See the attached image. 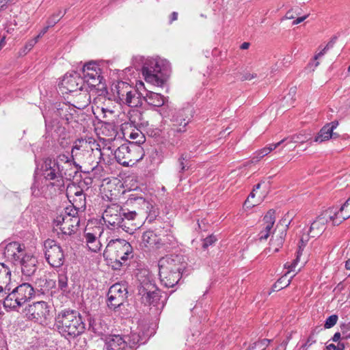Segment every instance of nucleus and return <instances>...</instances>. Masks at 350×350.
Listing matches in <instances>:
<instances>
[{"mask_svg": "<svg viewBox=\"0 0 350 350\" xmlns=\"http://www.w3.org/2000/svg\"><path fill=\"white\" fill-rule=\"evenodd\" d=\"M340 338V332H336L334 334L332 340L333 342H336L339 341Z\"/></svg>", "mask_w": 350, "mask_h": 350, "instance_id": "obj_59", "label": "nucleus"}, {"mask_svg": "<svg viewBox=\"0 0 350 350\" xmlns=\"http://www.w3.org/2000/svg\"><path fill=\"white\" fill-rule=\"evenodd\" d=\"M288 139H290L291 142L303 144L310 140L311 134L306 131H304L292 135L291 137H288ZM286 139H288V138Z\"/></svg>", "mask_w": 350, "mask_h": 350, "instance_id": "obj_36", "label": "nucleus"}, {"mask_svg": "<svg viewBox=\"0 0 350 350\" xmlns=\"http://www.w3.org/2000/svg\"><path fill=\"white\" fill-rule=\"evenodd\" d=\"M250 46V43L249 42H243L241 45V49H247Z\"/></svg>", "mask_w": 350, "mask_h": 350, "instance_id": "obj_62", "label": "nucleus"}, {"mask_svg": "<svg viewBox=\"0 0 350 350\" xmlns=\"http://www.w3.org/2000/svg\"><path fill=\"white\" fill-rule=\"evenodd\" d=\"M5 45V36H3L0 40V46L2 48Z\"/></svg>", "mask_w": 350, "mask_h": 350, "instance_id": "obj_63", "label": "nucleus"}, {"mask_svg": "<svg viewBox=\"0 0 350 350\" xmlns=\"http://www.w3.org/2000/svg\"><path fill=\"white\" fill-rule=\"evenodd\" d=\"M178 18V13L176 12H173L170 16V23L176 21Z\"/></svg>", "mask_w": 350, "mask_h": 350, "instance_id": "obj_60", "label": "nucleus"}, {"mask_svg": "<svg viewBox=\"0 0 350 350\" xmlns=\"http://www.w3.org/2000/svg\"><path fill=\"white\" fill-rule=\"evenodd\" d=\"M299 254H300V252L298 251L297 252V258L295 260H293V262H286L285 265H284V267L286 268V269H288L290 271H294V269L297 265V261L299 260Z\"/></svg>", "mask_w": 350, "mask_h": 350, "instance_id": "obj_53", "label": "nucleus"}, {"mask_svg": "<svg viewBox=\"0 0 350 350\" xmlns=\"http://www.w3.org/2000/svg\"><path fill=\"white\" fill-rule=\"evenodd\" d=\"M113 94L118 102L131 107H137L142 104V98L137 90L124 81H119L112 88Z\"/></svg>", "mask_w": 350, "mask_h": 350, "instance_id": "obj_8", "label": "nucleus"}, {"mask_svg": "<svg viewBox=\"0 0 350 350\" xmlns=\"http://www.w3.org/2000/svg\"><path fill=\"white\" fill-rule=\"evenodd\" d=\"M257 77V74L255 72H250L249 71H245L241 73V79L242 81H250L252 79H256Z\"/></svg>", "mask_w": 350, "mask_h": 350, "instance_id": "obj_48", "label": "nucleus"}, {"mask_svg": "<svg viewBox=\"0 0 350 350\" xmlns=\"http://www.w3.org/2000/svg\"><path fill=\"white\" fill-rule=\"evenodd\" d=\"M144 99L148 105L154 107H161L164 105L165 101V98L163 95L152 91H148L146 94Z\"/></svg>", "mask_w": 350, "mask_h": 350, "instance_id": "obj_32", "label": "nucleus"}, {"mask_svg": "<svg viewBox=\"0 0 350 350\" xmlns=\"http://www.w3.org/2000/svg\"><path fill=\"white\" fill-rule=\"evenodd\" d=\"M133 252L131 244L124 239H111L107 243L103 256L113 269H120Z\"/></svg>", "mask_w": 350, "mask_h": 350, "instance_id": "obj_3", "label": "nucleus"}, {"mask_svg": "<svg viewBox=\"0 0 350 350\" xmlns=\"http://www.w3.org/2000/svg\"><path fill=\"white\" fill-rule=\"evenodd\" d=\"M192 109L187 107L178 110L172 118V129L177 133L186 131V126L191 118Z\"/></svg>", "mask_w": 350, "mask_h": 350, "instance_id": "obj_19", "label": "nucleus"}, {"mask_svg": "<svg viewBox=\"0 0 350 350\" xmlns=\"http://www.w3.org/2000/svg\"><path fill=\"white\" fill-rule=\"evenodd\" d=\"M345 345L341 342H338L337 345H335L334 344H329L327 345L326 349L327 350H344L345 349Z\"/></svg>", "mask_w": 350, "mask_h": 350, "instance_id": "obj_52", "label": "nucleus"}, {"mask_svg": "<svg viewBox=\"0 0 350 350\" xmlns=\"http://www.w3.org/2000/svg\"><path fill=\"white\" fill-rule=\"evenodd\" d=\"M51 26H49V24H47V25L46 27H44L41 31L39 33V34L36 36L38 39H40V38L42 37L48 31L49 28L51 27Z\"/></svg>", "mask_w": 350, "mask_h": 350, "instance_id": "obj_57", "label": "nucleus"}, {"mask_svg": "<svg viewBox=\"0 0 350 350\" xmlns=\"http://www.w3.org/2000/svg\"><path fill=\"white\" fill-rule=\"evenodd\" d=\"M345 267L347 269L350 270V258L346 261Z\"/></svg>", "mask_w": 350, "mask_h": 350, "instance_id": "obj_64", "label": "nucleus"}, {"mask_svg": "<svg viewBox=\"0 0 350 350\" xmlns=\"http://www.w3.org/2000/svg\"><path fill=\"white\" fill-rule=\"evenodd\" d=\"M260 187V184H257L256 187L252 190L247 200L245 201L244 206L247 208L257 206L264 200L265 194L258 191Z\"/></svg>", "mask_w": 350, "mask_h": 350, "instance_id": "obj_28", "label": "nucleus"}, {"mask_svg": "<svg viewBox=\"0 0 350 350\" xmlns=\"http://www.w3.org/2000/svg\"><path fill=\"white\" fill-rule=\"evenodd\" d=\"M55 161L61 169L62 166H64V170L66 171H67L68 169H72V166H74L75 170H77L79 167L78 164L76 162L77 160H74L72 157V155L69 157L67 154H61L57 157V159Z\"/></svg>", "mask_w": 350, "mask_h": 350, "instance_id": "obj_31", "label": "nucleus"}, {"mask_svg": "<svg viewBox=\"0 0 350 350\" xmlns=\"http://www.w3.org/2000/svg\"><path fill=\"white\" fill-rule=\"evenodd\" d=\"M66 196L72 204L70 208H75L77 211L85 208V197L83 189L76 184H70L66 188Z\"/></svg>", "mask_w": 350, "mask_h": 350, "instance_id": "obj_18", "label": "nucleus"}, {"mask_svg": "<svg viewBox=\"0 0 350 350\" xmlns=\"http://www.w3.org/2000/svg\"><path fill=\"white\" fill-rule=\"evenodd\" d=\"M83 79L77 72L65 74L58 86L62 94L72 92L77 90L88 91V88L83 83Z\"/></svg>", "mask_w": 350, "mask_h": 350, "instance_id": "obj_14", "label": "nucleus"}, {"mask_svg": "<svg viewBox=\"0 0 350 350\" xmlns=\"http://www.w3.org/2000/svg\"><path fill=\"white\" fill-rule=\"evenodd\" d=\"M75 103L77 108L84 109L90 103V94L85 92L79 93L76 97Z\"/></svg>", "mask_w": 350, "mask_h": 350, "instance_id": "obj_35", "label": "nucleus"}, {"mask_svg": "<svg viewBox=\"0 0 350 350\" xmlns=\"http://www.w3.org/2000/svg\"><path fill=\"white\" fill-rule=\"evenodd\" d=\"M181 274L179 272L171 271L164 273V270L159 269V278L161 284L167 287H174L180 280Z\"/></svg>", "mask_w": 350, "mask_h": 350, "instance_id": "obj_27", "label": "nucleus"}, {"mask_svg": "<svg viewBox=\"0 0 350 350\" xmlns=\"http://www.w3.org/2000/svg\"><path fill=\"white\" fill-rule=\"evenodd\" d=\"M141 301L145 305L156 304L160 298L159 292L154 284L150 282H144L138 288Z\"/></svg>", "mask_w": 350, "mask_h": 350, "instance_id": "obj_17", "label": "nucleus"}, {"mask_svg": "<svg viewBox=\"0 0 350 350\" xmlns=\"http://www.w3.org/2000/svg\"><path fill=\"white\" fill-rule=\"evenodd\" d=\"M83 83L87 88L92 89L96 88L101 83L100 69L99 66L90 62L85 64L83 68Z\"/></svg>", "mask_w": 350, "mask_h": 350, "instance_id": "obj_12", "label": "nucleus"}, {"mask_svg": "<svg viewBox=\"0 0 350 350\" xmlns=\"http://www.w3.org/2000/svg\"><path fill=\"white\" fill-rule=\"evenodd\" d=\"M71 154L72 159L79 162L94 161V159H100L102 157L100 145L92 137L75 140Z\"/></svg>", "mask_w": 350, "mask_h": 350, "instance_id": "obj_5", "label": "nucleus"}, {"mask_svg": "<svg viewBox=\"0 0 350 350\" xmlns=\"http://www.w3.org/2000/svg\"><path fill=\"white\" fill-rule=\"evenodd\" d=\"M25 246L18 242L13 241L8 243L4 249V257L14 265L20 262L21 257L26 253Z\"/></svg>", "mask_w": 350, "mask_h": 350, "instance_id": "obj_21", "label": "nucleus"}, {"mask_svg": "<svg viewBox=\"0 0 350 350\" xmlns=\"http://www.w3.org/2000/svg\"><path fill=\"white\" fill-rule=\"evenodd\" d=\"M164 245L162 239L152 230L144 232L141 237L139 245L148 251L160 249Z\"/></svg>", "mask_w": 350, "mask_h": 350, "instance_id": "obj_20", "label": "nucleus"}, {"mask_svg": "<svg viewBox=\"0 0 350 350\" xmlns=\"http://www.w3.org/2000/svg\"><path fill=\"white\" fill-rule=\"evenodd\" d=\"M33 287L28 283H23L14 288L3 299V306L7 310L21 307L29 300L33 294Z\"/></svg>", "mask_w": 350, "mask_h": 350, "instance_id": "obj_9", "label": "nucleus"}, {"mask_svg": "<svg viewBox=\"0 0 350 350\" xmlns=\"http://www.w3.org/2000/svg\"><path fill=\"white\" fill-rule=\"evenodd\" d=\"M38 40L39 39L37 37H35L34 38L28 40L23 49V53L24 54H27L29 51H30L35 46V44L38 42Z\"/></svg>", "mask_w": 350, "mask_h": 350, "instance_id": "obj_46", "label": "nucleus"}, {"mask_svg": "<svg viewBox=\"0 0 350 350\" xmlns=\"http://www.w3.org/2000/svg\"><path fill=\"white\" fill-rule=\"evenodd\" d=\"M93 111L94 114H98L100 116L102 114L103 118H107L114 113L113 109L107 107L106 105L102 107L96 106L93 109Z\"/></svg>", "mask_w": 350, "mask_h": 350, "instance_id": "obj_37", "label": "nucleus"}, {"mask_svg": "<svg viewBox=\"0 0 350 350\" xmlns=\"http://www.w3.org/2000/svg\"><path fill=\"white\" fill-rule=\"evenodd\" d=\"M11 270L4 263L0 262V297L11 291Z\"/></svg>", "mask_w": 350, "mask_h": 350, "instance_id": "obj_25", "label": "nucleus"}, {"mask_svg": "<svg viewBox=\"0 0 350 350\" xmlns=\"http://www.w3.org/2000/svg\"><path fill=\"white\" fill-rule=\"evenodd\" d=\"M286 233L281 232L280 234L275 235L272 237L270 241V245L268 248L269 252H277L279 249L282 246Z\"/></svg>", "mask_w": 350, "mask_h": 350, "instance_id": "obj_34", "label": "nucleus"}, {"mask_svg": "<svg viewBox=\"0 0 350 350\" xmlns=\"http://www.w3.org/2000/svg\"><path fill=\"white\" fill-rule=\"evenodd\" d=\"M275 212L274 210H269L263 218L262 224V228L258 234L260 241H265L273 232V228L275 221Z\"/></svg>", "mask_w": 350, "mask_h": 350, "instance_id": "obj_24", "label": "nucleus"}, {"mask_svg": "<svg viewBox=\"0 0 350 350\" xmlns=\"http://www.w3.org/2000/svg\"><path fill=\"white\" fill-rule=\"evenodd\" d=\"M127 203L133 204L135 206H140L142 208H148V203L142 197L131 198L127 201Z\"/></svg>", "mask_w": 350, "mask_h": 350, "instance_id": "obj_42", "label": "nucleus"}, {"mask_svg": "<svg viewBox=\"0 0 350 350\" xmlns=\"http://www.w3.org/2000/svg\"><path fill=\"white\" fill-rule=\"evenodd\" d=\"M216 241H217V239L215 238V237L211 235L204 239L202 246L204 248H207L208 246L213 244Z\"/></svg>", "mask_w": 350, "mask_h": 350, "instance_id": "obj_50", "label": "nucleus"}, {"mask_svg": "<svg viewBox=\"0 0 350 350\" xmlns=\"http://www.w3.org/2000/svg\"><path fill=\"white\" fill-rule=\"evenodd\" d=\"M140 140L136 142L124 144L114 152L117 161L124 166H133L142 160L144 156V150L139 145Z\"/></svg>", "mask_w": 350, "mask_h": 350, "instance_id": "obj_6", "label": "nucleus"}, {"mask_svg": "<svg viewBox=\"0 0 350 350\" xmlns=\"http://www.w3.org/2000/svg\"><path fill=\"white\" fill-rule=\"evenodd\" d=\"M37 260L31 254L27 252L21 257L20 262L16 265L21 267L23 273L25 275H31L36 270Z\"/></svg>", "mask_w": 350, "mask_h": 350, "instance_id": "obj_26", "label": "nucleus"}, {"mask_svg": "<svg viewBox=\"0 0 350 350\" xmlns=\"http://www.w3.org/2000/svg\"><path fill=\"white\" fill-rule=\"evenodd\" d=\"M68 285V277L65 273L62 272L58 275V286L62 291H65Z\"/></svg>", "mask_w": 350, "mask_h": 350, "instance_id": "obj_44", "label": "nucleus"}, {"mask_svg": "<svg viewBox=\"0 0 350 350\" xmlns=\"http://www.w3.org/2000/svg\"><path fill=\"white\" fill-rule=\"evenodd\" d=\"M291 283V280L287 279L286 275L280 278L273 285L274 291L281 290L288 286Z\"/></svg>", "mask_w": 350, "mask_h": 350, "instance_id": "obj_38", "label": "nucleus"}, {"mask_svg": "<svg viewBox=\"0 0 350 350\" xmlns=\"http://www.w3.org/2000/svg\"><path fill=\"white\" fill-rule=\"evenodd\" d=\"M27 318L40 324H46L51 317L49 306L45 301H37L27 309Z\"/></svg>", "mask_w": 350, "mask_h": 350, "instance_id": "obj_10", "label": "nucleus"}, {"mask_svg": "<svg viewBox=\"0 0 350 350\" xmlns=\"http://www.w3.org/2000/svg\"><path fill=\"white\" fill-rule=\"evenodd\" d=\"M66 11L58 10L57 13L53 14L48 18L46 23L49 24V26H54L63 17Z\"/></svg>", "mask_w": 350, "mask_h": 350, "instance_id": "obj_39", "label": "nucleus"}, {"mask_svg": "<svg viewBox=\"0 0 350 350\" xmlns=\"http://www.w3.org/2000/svg\"><path fill=\"white\" fill-rule=\"evenodd\" d=\"M286 139H283L282 140L280 141L277 143L270 144L266 146V148L268 149L269 152L270 153L275 149H276L278 146H280L284 142Z\"/></svg>", "mask_w": 350, "mask_h": 350, "instance_id": "obj_54", "label": "nucleus"}, {"mask_svg": "<svg viewBox=\"0 0 350 350\" xmlns=\"http://www.w3.org/2000/svg\"><path fill=\"white\" fill-rule=\"evenodd\" d=\"M58 332L64 336H76L85 329L80 314L75 310L59 312L55 318V324Z\"/></svg>", "mask_w": 350, "mask_h": 350, "instance_id": "obj_4", "label": "nucleus"}, {"mask_svg": "<svg viewBox=\"0 0 350 350\" xmlns=\"http://www.w3.org/2000/svg\"><path fill=\"white\" fill-rule=\"evenodd\" d=\"M332 214L330 211L323 212L319 215L311 224L308 235L312 238L319 237L326 229L329 218H332Z\"/></svg>", "mask_w": 350, "mask_h": 350, "instance_id": "obj_22", "label": "nucleus"}, {"mask_svg": "<svg viewBox=\"0 0 350 350\" xmlns=\"http://www.w3.org/2000/svg\"><path fill=\"white\" fill-rule=\"evenodd\" d=\"M8 3V1L6 0H0V11L5 8Z\"/></svg>", "mask_w": 350, "mask_h": 350, "instance_id": "obj_61", "label": "nucleus"}, {"mask_svg": "<svg viewBox=\"0 0 350 350\" xmlns=\"http://www.w3.org/2000/svg\"><path fill=\"white\" fill-rule=\"evenodd\" d=\"M90 325L92 327L95 332L101 333L104 329L103 325H98V319L96 318H91L90 319Z\"/></svg>", "mask_w": 350, "mask_h": 350, "instance_id": "obj_47", "label": "nucleus"}, {"mask_svg": "<svg viewBox=\"0 0 350 350\" xmlns=\"http://www.w3.org/2000/svg\"><path fill=\"white\" fill-rule=\"evenodd\" d=\"M4 29L9 34H12L14 31V27L12 26V23H10L8 21L4 25Z\"/></svg>", "mask_w": 350, "mask_h": 350, "instance_id": "obj_56", "label": "nucleus"}, {"mask_svg": "<svg viewBox=\"0 0 350 350\" xmlns=\"http://www.w3.org/2000/svg\"><path fill=\"white\" fill-rule=\"evenodd\" d=\"M332 45L330 44L329 43H328L327 44V46L321 51H320L319 53H317L314 57V60H317L318 59H319L320 57H321L323 55H324L326 53V51L330 48L332 47Z\"/></svg>", "mask_w": 350, "mask_h": 350, "instance_id": "obj_55", "label": "nucleus"}, {"mask_svg": "<svg viewBox=\"0 0 350 350\" xmlns=\"http://www.w3.org/2000/svg\"><path fill=\"white\" fill-rule=\"evenodd\" d=\"M142 69L146 81L159 87L166 82L169 77L170 64L161 58H147Z\"/></svg>", "mask_w": 350, "mask_h": 350, "instance_id": "obj_2", "label": "nucleus"}, {"mask_svg": "<svg viewBox=\"0 0 350 350\" xmlns=\"http://www.w3.org/2000/svg\"><path fill=\"white\" fill-rule=\"evenodd\" d=\"M270 340L268 339H262L253 343L249 349L253 350H265V349L269 345Z\"/></svg>", "mask_w": 350, "mask_h": 350, "instance_id": "obj_40", "label": "nucleus"}, {"mask_svg": "<svg viewBox=\"0 0 350 350\" xmlns=\"http://www.w3.org/2000/svg\"><path fill=\"white\" fill-rule=\"evenodd\" d=\"M338 122L337 121H333L325 124L314 137V142L322 143L329 139L332 137L333 131L338 126Z\"/></svg>", "mask_w": 350, "mask_h": 350, "instance_id": "obj_29", "label": "nucleus"}, {"mask_svg": "<svg viewBox=\"0 0 350 350\" xmlns=\"http://www.w3.org/2000/svg\"><path fill=\"white\" fill-rule=\"evenodd\" d=\"M187 154H182L178 159L180 172H183L189 169V165L187 160Z\"/></svg>", "mask_w": 350, "mask_h": 350, "instance_id": "obj_43", "label": "nucleus"}, {"mask_svg": "<svg viewBox=\"0 0 350 350\" xmlns=\"http://www.w3.org/2000/svg\"><path fill=\"white\" fill-rule=\"evenodd\" d=\"M112 185L110 183H107L105 186L103 187L104 192L109 191L110 194L109 196L105 193V196L107 198L112 200L114 197L116 196V193L114 192H112V190L111 189Z\"/></svg>", "mask_w": 350, "mask_h": 350, "instance_id": "obj_51", "label": "nucleus"}, {"mask_svg": "<svg viewBox=\"0 0 350 350\" xmlns=\"http://www.w3.org/2000/svg\"><path fill=\"white\" fill-rule=\"evenodd\" d=\"M44 254L49 264L54 267H59L64 263V255L61 247L53 240L44 241Z\"/></svg>", "mask_w": 350, "mask_h": 350, "instance_id": "obj_11", "label": "nucleus"}, {"mask_svg": "<svg viewBox=\"0 0 350 350\" xmlns=\"http://www.w3.org/2000/svg\"><path fill=\"white\" fill-rule=\"evenodd\" d=\"M107 350H125L126 342L120 335H111L106 338Z\"/></svg>", "mask_w": 350, "mask_h": 350, "instance_id": "obj_30", "label": "nucleus"}, {"mask_svg": "<svg viewBox=\"0 0 350 350\" xmlns=\"http://www.w3.org/2000/svg\"><path fill=\"white\" fill-rule=\"evenodd\" d=\"M85 242L89 250L94 252L100 250L102 245L100 241L92 233L88 232L85 234Z\"/></svg>", "mask_w": 350, "mask_h": 350, "instance_id": "obj_33", "label": "nucleus"}, {"mask_svg": "<svg viewBox=\"0 0 350 350\" xmlns=\"http://www.w3.org/2000/svg\"><path fill=\"white\" fill-rule=\"evenodd\" d=\"M127 294L126 287L124 284L116 283L112 285L108 291V306L111 308H116L121 306Z\"/></svg>", "mask_w": 350, "mask_h": 350, "instance_id": "obj_16", "label": "nucleus"}, {"mask_svg": "<svg viewBox=\"0 0 350 350\" xmlns=\"http://www.w3.org/2000/svg\"><path fill=\"white\" fill-rule=\"evenodd\" d=\"M79 223L78 211L74 208L66 207L54 219L53 227L63 234L71 235L77 230Z\"/></svg>", "mask_w": 350, "mask_h": 350, "instance_id": "obj_7", "label": "nucleus"}, {"mask_svg": "<svg viewBox=\"0 0 350 350\" xmlns=\"http://www.w3.org/2000/svg\"><path fill=\"white\" fill-rule=\"evenodd\" d=\"M329 211L332 214V218H329V221H332L334 226L340 224L344 220L350 217V197L339 209L338 208L332 207L323 212Z\"/></svg>", "mask_w": 350, "mask_h": 350, "instance_id": "obj_23", "label": "nucleus"}, {"mask_svg": "<svg viewBox=\"0 0 350 350\" xmlns=\"http://www.w3.org/2000/svg\"><path fill=\"white\" fill-rule=\"evenodd\" d=\"M41 170L42 171V175L46 180L55 181L52 183L53 185L58 186L62 182L63 174L66 175V172H63L64 171V167L62 166L61 169L55 160L49 158L44 161Z\"/></svg>", "mask_w": 350, "mask_h": 350, "instance_id": "obj_13", "label": "nucleus"}, {"mask_svg": "<svg viewBox=\"0 0 350 350\" xmlns=\"http://www.w3.org/2000/svg\"><path fill=\"white\" fill-rule=\"evenodd\" d=\"M338 319V317L336 314L329 316L325 322L324 327L325 329H329L334 327L336 324Z\"/></svg>", "mask_w": 350, "mask_h": 350, "instance_id": "obj_45", "label": "nucleus"}, {"mask_svg": "<svg viewBox=\"0 0 350 350\" xmlns=\"http://www.w3.org/2000/svg\"><path fill=\"white\" fill-rule=\"evenodd\" d=\"M137 215L136 211L128 213L122 212V208L118 204L114 203L108 205L103 213L102 218L108 227L112 228H120L124 231L133 234L136 226L131 224Z\"/></svg>", "mask_w": 350, "mask_h": 350, "instance_id": "obj_1", "label": "nucleus"}, {"mask_svg": "<svg viewBox=\"0 0 350 350\" xmlns=\"http://www.w3.org/2000/svg\"><path fill=\"white\" fill-rule=\"evenodd\" d=\"M307 17H308V15L297 18L296 20H295V21L293 22V25H298V24L301 23V22H303V21H304Z\"/></svg>", "mask_w": 350, "mask_h": 350, "instance_id": "obj_58", "label": "nucleus"}, {"mask_svg": "<svg viewBox=\"0 0 350 350\" xmlns=\"http://www.w3.org/2000/svg\"><path fill=\"white\" fill-rule=\"evenodd\" d=\"M269 154L268 149L265 147L255 152L254 157H252V162H258L260 161L264 157Z\"/></svg>", "mask_w": 350, "mask_h": 350, "instance_id": "obj_41", "label": "nucleus"}, {"mask_svg": "<svg viewBox=\"0 0 350 350\" xmlns=\"http://www.w3.org/2000/svg\"><path fill=\"white\" fill-rule=\"evenodd\" d=\"M186 262L180 255H170L161 258L159 261V269L164 270V273L170 271L182 273L185 269Z\"/></svg>", "mask_w": 350, "mask_h": 350, "instance_id": "obj_15", "label": "nucleus"}, {"mask_svg": "<svg viewBox=\"0 0 350 350\" xmlns=\"http://www.w3.org/2000/svg\"><path fill=\"white\" fill-rule=\"evenodd\" d=\"M129 137L132 139H137L139 137L140 138V142H144V136L142 133L139 130H133L129 134Z\"/></svg>", "mask_w": 350, "mask_h": 350, "instance_id": "obj_49", "label": "nucleus"}]
</instances>
